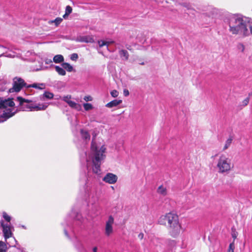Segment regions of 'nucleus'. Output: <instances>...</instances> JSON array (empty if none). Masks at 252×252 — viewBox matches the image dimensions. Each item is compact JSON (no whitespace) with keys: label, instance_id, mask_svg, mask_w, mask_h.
I'll return each instance as SVG.
<instances>
[{"label":"nucleus","instance_id":"8fccbe9b","mask_svg":"<svg viewBox=\"0 0 252 252\" xmlns=\"http://www.w3.org/2000/svg\"><path fill=\"white\" fill-rule=\"evenodd\" d=\"M0 47L6 48V47L5 46H4L3 45H0Z\"/></svg>","mask_w":252,"mask_h":252},{"label":"nucleus","instance_id":"de8ad7c7","mask_svg":"<svg viewBox=\"0 0 252 252\" xmlns=\"http://www.w3.org/2000/svg\"><path fill=\"white\" fill-rule=\"evenodd\" d=\"M64 233H65V235H66V236H68V234H67V231H66V229H64Z\"/></svg>","mask_w":252,"mask_h":252},{"label":"nucleus","instance_id":"f257e3e1","mask_svg":"<svg viewBox=\"0 0 252 252\" xmlns=\"http://www.w3.org/2000/svg\"><path fill=\"white\" fill-rule=\"evenodd\" d=\"M105 148L96 143L93 138L90 153L86 154V167L88 172L91 171L95 174H99L100 171V164L104 159Z\"/></svg>","mask_w":252,"mask_h":252},{"label":"nucleus","instance_id":"412c9836","mask_svg":"<svg viewBox=\"0 0 252 252\" xmlns=\"http://www.w3.org/2000/svg\"><path fill=\"white\" fill-rule=\"evenodd\" d=\"M55 70L61 75L64 76L66 74L65 71L63 67H61L59 66H55Z\"/></svg>","mask_w":252,"mask_h":252},{"label":"nucleus","instance_id":"f704fd0d","mask_svg":"<svg viewBox=\"0 0 252 252\" xmlns=\"http://www.w3.org/2000/svg\"><path fill=\"white\" fill-rule=\"evenodd\" d=\"M250 100L249 97H247L245 98L242 102V105L243 106H245L248 105Z\"/></svg>","mask_w":252,"mask_h":252},{"label":"nucleus","instance_id":"c756f323","mask_svg":"<svg viewBox=\"0 0 252 252\" xmlns=\"http://www.w3.org/2000/svg\"><path fill=\"white\" fill-rule=\"evenodd\" d=\"M3 218L7 222H9L11 220V217L5 212L2 213Z\"/></svg>","mask_w":252,"mask_h":252},{"label":"nucleus","instance_id":"3c124183","mask_svg":"<svg viewBox=\"0 0 252 252\" xmlns=\"http://www.w3.org/2000/svg\"><path fill=\"white\" fill-rule=\"evenodd\" d=\"M126 48H127V49H128V50H130V48H129V46H126Z\"/></svg>","mask_w":252,"mask_h":252},{"label":"nucleus","instance_id":"0eeeda50","mask_svg":"<svg viewBox=\"0 0 252 252\" xmlns=\"http://www.w3.org/2000/svg\"><path fill=\"white\" fill-rule=\"evenodd\" d=\"M26 85L23 79L15 77L13 79V87L9 89V93L19 92L24 86H26Z\"/></svg>","mask_w":252,"mask_h":252},{"label":"nucleus","instance_id":"aec40b11","mask_svg":"<svg viewBox=\"0 0 252 252\" xmlns=\"http://www.w3.org/2000/svg\"><path fill=\"white\" fill-rule=\"evenodd\" d=\"M81 134L82 136V137L85 140H89L90 139V135L89 134V133L85 130H84L82 129L81 130Z\"/></svg>","mask_w":252,"mask_h":252},{"label":"nucleus","instance_id":"09e8293b","mask_svg":"<svg viewBox=\"0 0 252 252\" xmlns=\"http://www.w3.org/2000/svg\"><path fill=\"white\" fill-rule=\"evenodd\" d=\"M138 63H139V64H141V65H143V64H144V62H138Z\"/></svg>","mask_w":252,"mask_h":252},{"label":"nucleus","instance_id":"4468645a","mask_svg":"<svg viewBox=\"0 0 252 252\" xmlns=\"http://www.w3.org/2000/svg\"><path fill=\"white\" fill-rule=\"evenodd\" d=\"M78 41L82 42L85 43H92L94 42V40L93 38L90 36H80Z\"/></svg>","mask_w":252,"mask_h":252},{"label":"nucleus","instance_id":"a211bd4d","mask_svg":"<svg viewBox=\"0 0 252 252\" xmlns=\"http://www.w3.org/2000/svg\"><path fill=\"white\" fill-rule=\"evenodd\" d=\"M27 88L32 87L38 89H43L45 88V85L43 83H34L32 85H29Z\"/></svg>","mask_w":252,"mask_h":252},{"label":"nucleus","instance_id":"f03ea898","mask_svg":"<svg viewBox=\"0 0 252 252\" xmlns=\"http://www.w3.org/2000/svg\"><path fill=\"white\" fill-rule=\"evenodd\" d=\"M224 22L228 25V30L231 34L244 37L250 35L248 22L242 16L228 14L224 19Z\"/></svg>","mask_w":252,"mask_h":252},{"label":"nucleus","instance_id":"7ed1b4c3","mask_svg":"<svg viewBox=\"0 0 252 252\" xmlns=\"http://www.w3.org/2000/svg\"><path fill=\"white\" fill-rule=\"evenodd\" d=\"M158 223L166 226L169 234L174 238L179 236L182 229L178 215L173 212L161 215L158 219Z\"/></svg>","mask_w":252,"mask_h":252},{"label":"nucleus","instance_id":"2eb2a0df","mask_svg":"<svg viewBox=\"0 0 252 252\" xmlns=\"http://www.w3.org/2000/svg\"><path fill=\"white\" fill-rule=\"evenodd\" d=\"M233 141L232 136H229V137L226 140L225 144L222 148L223 151L227 150L231 145Z\"/></svg>","mask_w":252,"mask_h":252},{"label":"nucleus","instance_id":"c9c22d12","mask_svg":"<svg viewBox=\"0 0 252 252\" xmlns=\"http://www.w3.org/2000/svg\"><path fill=\"white\" fill-rule=\"evenodd\" d=\"M78 58V56L76 53H73L71 55L70 59L72 61H75Z\"/></svg>","mask_w":252,"mask_h":252},{"label":"nucleus","instance_id":"a878e982","mask_svg":"<svg viewBox=\"0 0 252 252\" xmlns=\"http://www.w3.org/2000/svg\"><path fill=\"white\" fill-rule=\"evenodd\" d=\"M124 144V141L121 140L118 142V143L116 144V149L117 150H120L121 148L123 147Z\"/></svg>","mask_w":252,"mask_h":252},{"label":"nucleus","instance_id":"5701e85b","mask_svg":"<svg viewBox=\"0 0 252 252\" xmlns=\"http://www.w3.org/2000/svg\"><path fill=\"white\" fill-rule=\"evenodd\" d=\"M62 21H63V19L61 18H57L54 20H52V21H49L48 23L50 24H52V23H55V25L56 26H58L59 24H60V23L62 22Z\"/></svg>","mask_w":252,"mask_h":252},{"label":"nucleus","instance_id":"393cba45","mask_svg":"<svg viewBox=\"0 0 252 252\" xmlns=\"http://www.w3.org/2000/svg\"><path fill=\"white\" fill-rule=\"evenodd\" d=\"M106 233L107 235H109L110 233V217L109 218L106 223Z\"/></svg>","mask_w":252,"mask_h":252},{"label":"nucleus","instance_id":"ddd939ff","mask_svg":"<svg viewBox=\"0 0 252 252\" xmlns=\"http://www.w3.org/2000/svg\"><path fill=\"white\" fill-rule=\"evenodd\" d=\"M119 54L123 61H127L129 58V54L126 50L122 49L119 50Z\"/></svg>","mask_w":252,"mask_h":252},{"label":"nucleus","instance_id":"c85d7f7f","mask_svg":"<svg viewBox=\"0 0 252 252\" xmlns=\"http://www.w3.org/2000/svg\"><path fill=\"white\" fill-rule=\"evenodd\" d=\"M2 56L6 57L8 58H14V57H15L16 55H15V54L14 53H13L12 54L5 53V54H2L0 55V57H2Z\"/></svg>","mask_w":252,"mask_h":252},{"label":"nucleus","instance_id":"9b49d317","mask_svg":"<svg viewBox=\"0 0 252 252\" xmlns=\"http://www.w3.org/2000/svg\"><path fill=\"white\" fill-rule=\"evenodd\" d=\"M98 200V196L95 191L91 192L89 195V203L92 205L95 204Z\"/></svg>","mask_w":252,"mask_h":252},{"label":"nucleus","instance_id":"c03bdc74","mask_svg":"<svg viewBox=\"0 0 252 252\" xmlns=\"http://www.w3.org/2000/svg\"><path fill=\"white\" fill-rule=\"evenodd\" d=\"M97 248L96 247H95L93 248V252H97Z\"/></svg>","mask_w":252,"mask_h":252},{"label":"nucleus","instance_id":"6ab92c4d","mask_svg":"<svg viewBox=\"0 0 252 252\" xmlns=\"http://www.w3.org/2000/svg\"><path fill=\"white\" fill-rule=\"evenodd\" d=\"M61 65L64 69H66L68 72H71L73 70V67L68 63H63Z\"/></svg>","mask_w":252,"mask_h":252},{"label":"nucleus","instance_id":"ea45409f","mask_svg":"<svg viewBox=\"0 0 252 252\" xmlns=\"http://www.w3.org/2000/svg\"><path fill=\"white\" fill-rule=\"evenodd\" d=\"M124 94L126 96H128L129 95V91L126 89H125L124 90Z\"/></svg>","mask_w":252,"mask_h":252},{"label":"nucleus","instance_id":"cd10ccee","mask_svg":"<svg viewBox=\"0 0 252 252\" xmlns=\"http://www.w3.org/2000/svg\"><path fill=\"white\" fill-rule=\"evenodd\" d=\"M85 110L89 111L93 109V106L91 103H84L83 104Z\"/></svg>","mask_w":252,"mask_h":252},{"label":"nucleus","instance_id":"4be33fe9","mask_svg":"<svg viewBox=\"0 0 252 252\" xmlns=\"http://www.w3.org/2000/svg\"><path fill=\"white\" fill-rule=\"evenodd\" d=\"M72 7L70 6L69 5H67L66 6L65 8V13L63 16V17L64 18H65L66 17L68 16L71 12H72Z\"/></svg>","mask_w":252,"mask_h":252},{"label":"nucleus","instance_id":"72a5a7b5","mask_svg":"<svg viewBox=\"0 0 252 252\" xmlns=\"http://www.w3.org/2000/svg\"><path fill=\"white\" fill-rule=\"evenodd\" d=\"M234 248L235 246L234 243H230L228 250V252H234Z\"/></svg>","mask_w":252,"mask_h":252},{"label":"nucleus","instance_id":"6e6552de","mask_svg":"<svg viewBox=\"0 0 252 252\" xmlns=\"http://www.w3.org/2000/svg\"><path fill=\"white\" fill-rule=\"evenodd\" d=\"M17 100L19 102L20 109L23 111H30L32 105V101L30 99H25L21 96L17 97Z\"/></svg>","mask_w":252,"mask_h":252},{"label":"nucleus","instance_id":"864d4df0","mask_svg":"<svg viewBox=\"0 0 252 252\" xmlns=\"http://www.w3.org/2000/svg\"><path fill=\"white\" fill-rule=\"evenodd\" d=\"M143 236V234H140L139 235V236L141 237V238H142Z\"/></svg>","mask_w":252,"mask_h":252},{"label":"nucleus","instance_id":"20e7f679","mask_svg":"<svg viewBox=\"0 0 252 252\" xmlns=\"http://www.w3.org/2000/svg\"><path fill=\"white\" fill-rule=\"evenodd\" d=\"M15 103L12 99L8 98L7 99L2 100L0 102V108L5 109L3 113L0 117V123L6 121L8 118L13 116L16 113V111L13 112L14 110Z\"/></svg>","mask_w":252,"mask_h":252},{"label":"nucleus","instance_id":"4c0bfd02","mask_svg":"<svg viewBox=\"0 0 252 252\" xmlns=\"http://www.w3.org/2000/svg\"><path fill=\"white\" fill-rule=\"evenodd\" d=\"M84 99L86 101H91L93 100V97L90 95H87L84 97Z\"/></svg>","mask_w":252,"mask_h":252},{"label":"nucleus","instance_id":"a18cd8bd","mask_svg":"<svg viewBox=\"0 0 252 252\" xmlns=\"http://www.w3.org/2000/svg\"><path fill=\"white\" fill-rule=\"evenodd\" d=\"M232 237H233V238L234 239H235V238H236V237H237V236H236V234H235V233H233V234H232Z\"/></svg>","mask_w":252,"mask_h":252},{"label":"nucleus","instance_id":"39448f33","mask_svg":"<svg viewBox=\"0 0 252 252\" xmlns=\"http://www.w3.org/2000/svg\"><path fill=\"white\" fill-rule=\"evenodd\" d=\"M217 167L219 173H228L233 167V164L227 155L222 154L217 160Z\"/></svg>","mask_w":252,"mask_h":252},{"label":"nucleus","instance_id":"bb28decb","mask_svg":"<svg viewBox=\"0 0 252 252\" xmlns=\"http://www.w3.org/2000/svg\"><path fill=\"white\" fill-rule=\"evenodd\" d=\"M98 44H99V46L100 47H106V48L107 50H108V45L107 44V43L105 42L104 41H102V40L98 41Z\"/></svg>","mask_w":252,"mask_h":252},{"label":"nucleus","instance_id":"1a4fd4ad","mask_svg":"<svg viewBox=\"0 0 252 252\" xmlns=\"http://www.w3.org/2000/svg\"><path fill=\"white\" fill-rule=\"evenodd\" d=\"M71 98V96L70 95H67L62 97V99L66 102L70 107L78 111L81 110L82 108L81 105L74 101H72Z\"/></svg>","mask_w":252,"mask_h":252},{"label":"nucleus","instance_id":"7c9ffc66","mask_svg":"<svg viewBox=\"0 0 252 252\" xmlns=\"http://www.w3.org/2000/svg\"><path fill=\"white\" fill-rule=\"evenodd\" d=\"M103 180L108 183H110V173L107 174L105 177L103 179Z\"/></svg>","mask_w":252,"mask_h":252},{"label":"nucleus","instance_id":"49530a36","mask_svg":"<svg viewBox=\"0 0 252 252\" xmlns=\"http://www.w3.org/2000/svg\"><path fill=\"white\" fill-rule=\"evenodd\" d=\"M106 106L108 107H110V102L108 103Z\"/></svg>","mask_w":252,"mask_h":252},{"label":"nucleus","instance_id":"4d7b16f0","mask_svg":"<svg viewBox=\"0 0 252 252\" xmlns=\"http://www.w3.org/2000/svg\"><path fill=\"white\" fill-rule=\"evenodd\" d=\"M111 189H113V190L114 189L113 187L111 186Z\"/></svg>","mask_w":252,"mask_h":252},{"label":"nucleus","instance_id":"dca6fc26","mask_svg":"<svg viewBox=\"0 0 252 252\" xmlns=\"http://www.w3.org/2000/svg\"><path fill=\"white\" fill-rule=\"evenodd\" d=\"M64 60L63 57L61 55H57L53 58V62L56 63H62Z\"/></svg>","mask_w":252,"mask_h":252},{"label":"nucleus","instance_id":"5fc2aeb1","mask_svg":"<svg viewBox=\"0 0 252 252\" xmlns=\"http://www.w3.org/2000/svg\"><path fill=\"white\" fill-rule=\"evenodd\" d=\"M143 236V234H140L139 235V236L141 237V238H142Z\"/></svg>","mask_w":252,"mask_h":252},{"label":"nucleus","instance_id":"a19ab883","mask_svg":"<svg viewBox=\"0 0 252 252\" xmlns=\"http://www.w3.org/2000/svg\"><path fill=\"white\" fill-rule=\"evenodd\" d=\"M45 63L50 64L52 63V61L51 59H47L45 60Z\"/></svg>","mask_w":252,"mask_h":252},{"label":"nucleus","instance_id":"13d9d810","mask_svg":"<svg viewBox=\"0 0 252 252\" xmlns=\"http://www.w3.org/2000/svg\"><path fill=\"white\" fill-rule=\"evenodd\" d=\"M94 208L95 209H96L97 208V206L96 205L94 206Z\"/></svg>","mask_w":252,"mask_h":252},{"label":"nucleus","instance_id":"58836bf2","mask_svg":"<svg viewBox=\"0 0 252 252\" xmlns=\"http://www.w3.org/2000/svg\"><path fill=\"white\" fill-rule=\"evenodd\" d=\"M119 94V92H117L116 90H113L111 91V96L115 97L118 96Z\"/></svg>","mask_w":252,"mask_h":252},{"label":"nucleus","instance_id":"f3484780","mask_svg":"<svg viewBox=\"0 0 252 252\" xmlns=\"http://www.w3.org/2000/svg\"><path fill=\"white\" fill-rule=\"evenodd\" d=\"M157 192L158 193L165 196L167 194V189L166 188L163 187V186H160L158 189H157Z\"/></svg>","mask_w":252,"mask_h":252},{"label":"nucleus","instance_id":"423d86ee","mask_svg":"<svg viewBox=\"0 0 252 252\" xmlns=\"http://www.w3.org/2000/svg\"><path fill=\"white\" fill-rule=\"evenodd\" d=\"M3 233L6 243L10 246H15L16 240L12 237V227L7 224L1 223Z\"/></svg>","mask_w":252,"mask_h":252},{"label":"nucleus","instance_id":"e433bc0d","mask_svg":"<svg viewBox=\"0 0 252 252\" xmlns=\"http://www.w3.org/2000/svg\"><path fill=\"white\" fill-rule=\"evenodd\" d=\"M248 26L249 27V28L250 29V34H251L252 35V21H249L248 22Z\"/></svg>","mask_w":252,"mask_h":252},{"label":"nucleus","instance_id":"603ef678","mask_svg":"<svg viewBox=\"0 0 252 252\" xmlns=\"http://www.w3.org/2000/svg\"><path fill=\"white\" fill-rule=\"evenodd\" d=\"M111 223H112L113 222V218L112 217H111Z\"/></svg>","mask_w":252,"mask_h":252},{"label":"nucleus","instance_id":"37998d69","mask_svg":"<svg viewBox=\"0 0 252 252\" xmlns=\"http://www.w3.org/2000/svg\"><path fill=\"white\" fill-rule=\"evenodd\" d=\"M80 216H81V215H80V214H77V215L76 216V219L77 220H80Z\"/></svg>","mask_w":252,"mask_h":252},{"label":"nucleus","instance_id":"2f4dec72","mask_svg":"<svg viewBox=\"0 0 252 252\" xmlns=\"http://www.w3.org/2000/svg\"><path fill=\"white\" fill-rule=\"evenodd\" d=\"M5 245L2 242L0 241V252H5Z\"/></svg>","mask_w":252,"mask_h":252},{"label":"nucleus","instance_id":"79ce46f5","mask_svg":"<svg viewBox=\"0 0 252 252\" xmlns=\"http://www.w3.org/2000/svg\"><path fill=\"white\" fill-rule=\"evenodd\" d=\"M184 6L187 7V8L188 9V10H190L191 9V6L189 4H184Z\"/></svg>","mask_w":252,"mask_h":252},{"label":"nucleus","instance_id":"9d476101","mask_svg":"<svg viewBox=\"0 0 252 252\" xmlns=\"http://www.w3.org/2000/svg\"><path fill=\"white\" fill-rule=\"evenodd\" d=\"M48 105V103H32V106H31L32 107L31 111L44 110L47 108Z\"/></svg>","mask_w":252,"mask_h":252},{"label":"nucleus","instance_id":"b1692460","mask_svg":"<svg viewBox=\"0 0 252 252\" xmlns=\"http://www.w3.org/2000/svg\"><path fill=\"white\" fill-rule=\"evenodd\" d=\"M122 100L121 99H114L113 100H111V108L117 106L120 104L122 103Z\"/></svg>","mask_w":252,"mask_h":252},{"label":"nucleus","instance_id":"f8f14e48","mask_svg":"<svg viewBox=\"0 0 252 252\" xmlns=\"http://www.w3.org/2000/svg\"><path fill=\"white\" fill-rule=\"evenodd\" d=\"M54 97V94L49 92H45L42 95H40V99L42 101L47 99H51Z\"/></svg>","mask_w":252,"mask_h":252},{"label":"nucleus","instance_id":"6e6d98bb","mask_svg":"<svg viewBox=\"0 0 252 252\" xmlns=\"http://www.w3.org/2000/svg\"><path fill=\"white\" fill-rule=\"evenodd\" d=\"M241 45H242V46L243 47V50L244 49V45H242V44Z\"/></svg>","mask_w":252,"mask_h":252},{"label":"nucleus","instance_id":"473e14b6","mask_svg":"<svg viewBox=\"0 0 252 252\" xmlns=\"http://www.w3.org/2000/svg\"><path fill=\"white\" fill-rule=\"evenodd\" d=\"M117 176L111 173V184L115 183L117 181Z\"/></svg>","mask_w":252,"mask_h":252}]
</instances>
